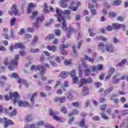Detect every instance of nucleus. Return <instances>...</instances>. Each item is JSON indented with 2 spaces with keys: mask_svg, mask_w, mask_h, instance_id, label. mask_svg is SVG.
Instances as JSON below:
<instances>
[{
  "mask_svg": "<svg viewBox=\"0 0 128 128\" xmlns=\"http://www.w3.org/2000/svg\"><path fill=\"white\" fill-rule=\"evenodd\" d=\"M56 16L58 18V21L59 22H62V28L64 30H66V20H64V14L68 16L70 14V10H65L64 12L62 11L60 9L56 8Z\"/></svg>",
  "mask_w": 128,
  "mask_h": 128,
  "instance_id": "f257e3e1",
  "label": "nucleus"
},
{
  "mask_svg": "<svg viewBox=\"0 0 128 128\" xmlns=\"http://www.w3.org/2000/svg\"><path fill=\"white\" fill-rule=\"evenodd\" d=\"M14 104H16V102H18L19 106H24V108H26L30 106V104H28V102L18 100V92L14 93Z\"/></svg>",
  "mask_w": 128,
  "mask_h": 128,
  "instance_id": "f03ea898",
  "label": "nucleus"
},
{
  "mask_svg": "<svg viewBox=\"0 0 128 128\" xmlns=\"http://www.w3.org/2000/svg\"><path fill=\"white\" fill-rule=\"evenodd\" d=\"M31 70H41L40 72V76H42L44 74V70H46V69L44 68V67L40 65H38L36 66L34 65H32L31 66Z\"/></svg>",
  "mask_w": 128,
  "mask_h": 128,
  "instance_id": "7ed1b4c3",
  "label": "nucleus"
},
{
  "mask_svg": "<svg viewBox=\"0 0 128 128\" xmlns=\"http://www.w3.org/2000/svg\"><path fill=\"white\" fill-rule=\"evenodd\" d=\"M18 60H20V55H16L15 56V60L11 62V64L8 66V69L10 70H14V66H14L16 68V66H18Z\"/></svg>",
  "mask_w": 128,
  "mask_h": 128,
  "instance_id": "20e7f679",
  "label": "nucleus"
},
{
  "mask_svg": "<svg viewBox=\"0 0 128 128\" xmlns=\"http://www.w3.org/2000/svg\"><path fill=\"white\" fill-rule=\"evenodd\" d=\"M92 78H82L78 83L79 88L82 86L83 84H92Z\"/></svg>",
  "mask_w": 128,
  "mask_h": 128,
  "instance_id": "39448f33",
  "label": "nucleus"
},
{
  "mask_svg": "<svg viewBox=\"0 0 128 128\" xmlns=\"http://www.w3.org/2000/svg\"><path fill=\"white\" fill-rule=\"evenodd\" d=\"M4 122V128H8L9 124H14V122L10 120H8V118H4L3 119L0 118V124H2Z\"/></svg>",
  "mask_w": 128,
  "mask_h": 128,
  "instance_id": "423d86ee",
  "label": "nucleus"
},
{
  "mask_svg": "<svg viewBox=\"0 0 128 128\" xmlns=\"http://www.w3.org/2000/svg\"><path fill=\"white\" fill-rule=\"evenodd\" d=\"M49 114L50 116H54V120H58V122H64V120H66L64 118H62L58 117L56 116V114H54V112H52V110H50Z\"/></svg>",
  "mask_w": 128,
  "mask_h": 128,
  "instance_id": "0eeeda50",
  "label": "nucleus"
},
{
  "mask_svg": "<svg viewBox=\"0 0 128 128\" xmlns=\"http://www.w3.org/2000/svg\"><path fill=\"white\" fill-rule=\"evenodd\" d=\"M11 10H10L8 12V14H11V15L18 14V9L16 8V4H14L12 6Z\"/></svg>",
  "mask_w": 128,
  "mask_h": 128,
  "instance_id": "6e6552de",
  "label": "nucleus"
},
{
  "mask_svg": "<svg viewBox=\"0 0 128 128\" xmlns=\"http://www.w3.org/2000/svg\"><path fill=\"white\" fill-rule=\"evenodd\" d=\"M44 20V16L36 18V22L34 23V26L36 28H38V22H42Z\"/></svg>",
  "mask_w": 128,
  "mask_h": 128,
  "instance_id": "1a4fd4ad",
  "label": "nucleus"
},
{
  "mask_svg": "<svg viewBox=\"0 0 128 128\" xmlns=\"http://www.w3.org/2000/svg\"><path fill=\"white\" fill-rule=\"evenodd\" d=\"M114 68H110L108 70V75L106 77L105 80H108L112 76V74H114Z\"/></svg>",
  "mask_w": 128,
  "mask_h": 128,
  "instance_id": "9d476101",
  "label": "nucleus"
},
{
  "mask_svg": "<svg viewBox=\"0 0 128 128\" xmlns=\"http://www.w3.org/2000/svg\"><path fill=\"white\" fill-rule=\"evenodd\" d=\"M70 0H61L60 2V5L61 8H68V4L66 2H68Z\"/></svg>",
  "mask_w": 128,
  "mask_h": 128,
  "instance_id": "9b49d317",
  "label": "nucleus"
},
{
  "mask_svg": "<svg viewBox=\"0 0 128 128\" xmlns=\"http://www.w3.org/2000/svg\"><path fill=\"white\" fill-rule=\"evenodd\" d=\"M105 46L107 52H114V46L112 44L106 45Z\"/></svg>",
  "mask_w": 128,
  "mask_h": 128,
  "instance_id": "f8f14e48",
  "label": "nucleus"
},
{
  "mask_svg": "<svg viewBox=\"0 0 128 128\" xmlns=\"http://www.w3.org/2000/svg\"><path fill=\"white\" fill-rule=\"evenodd\" d=\"M14 48H15L16 50L18 48L24 50V44H22V43H16L14 47Z\"/></svg>",
  "mask_w": 128,
  "mask_h": 128,
  "instance_id": "ddd939ff",
  "label": "nucleus"
},
{
  "mask_svg": "<svg viewBox=\"0 0 128 128\" xmlns=\"http://www.w3.org/2000/svg\"><path fill=\"white\" fill-rule=\"evenodd\" d=\"M76 2V1H72L71 3L70 4V6L68 7V8H70V10H72L74 12H76V10H78V7H72V6L74 4V3Z\"/></svg>",
  "mask_w": 128,
  "mask_h": 128,
  "instance_id": "4468645a",
  "label": "nucleus"
},
{
  "mask_svg": "<svg viewBox=\"0 0 128 128\" xmlns=\"http://www.w3.org/2000/svg\"><path fill=\"white\" fill-rule=\"evenodd\" d=\"M113 28H114L116 30H118V28H126V26L120 24H113Z\"/></svg>",
  "mask_w": 128,
  "mask_h": 128,
  "instance_id": "2eb2a0df",
  "label": "nucleus"
},
{
  "mask_svg": "<svg viewBox=\"0 0 128 128\" xmlns=\"http://www.w3.org/2000/svg\"><path fill=\"white\" fill-rule=\"evenodd\" d=\"M66 100V97L63 96L62 98H55V102H60L61 104H62V102H64V101Z\"/></svg>",
  "mask_w": 128,
  "mask_h": 128,
  "instance_id": "dca6fc26",
  "label": "nucleus"
},
{
  "mask_svg": "<svg viewBox=\"0 0 128 128\" xmlns=\"http://www.w3.org/2000/svg\"><path fill=\"white\" fill-rule=\"evenodd\" d=\"M18 84H24V86L26 87L28 86V84L26 80H22V78H20V79H18Z\"/></svg>",
  "mask_w": 128,
  "mask_h": 128,
  "instance_id": "f3484780",
  "label": "nucleus"
},
{
  "mask_svg": "<svg viewBox=\"0 0 128 128\" xmlns=\"http://www.w3.org/2000/svg\"><path fill=\"white\" fill-rule=\"evenodd\" d=\"M80 126L82 128H88V126L84 124V119H82L80 123Z\"/></svg>",
  "mask_w": 128,
  "mask_h": 128,
  "instance_id": "a211bd4d",
  "label": "nucleus"
},
{
  "mask_svg": "<svg viewBox=\"0 0 128 128\" xmlns=\"http://www.w3.org/2000/svg\"><path fill=\"white\" fill-rule=\"evenodd\" d=\"M46 48H48L49 50H51L52 52H56V47L55 46H47Z\"/></svg>",
  "mask_w": 128,
  "mask_h": 128,
  "instance_id": "6ab92c4d",
  "label": "nucleus"
},
{
  "mask_svg": "<svg viewBox=\"0 0 128 128\" xmlns=\"http://www.w3.org/2000/svg\"><path fill=\"white\" fill-rule=\"evenodd\" d=\"M118 76L114 75L112 78V82L113 84H118V82H120V79L117 78Z\"/></svg>",
  "mask_w": 128,
  "mask_h": 128,
  "instance_id": "aec40b11",
  "label": "nucleus"
},
{
  "mask_svg": "<svg viewBox=\"0 0 128 128\" xmlns=\"http://www.w3.org/2000/svg\"><path fill=\"white\" fill-rule=\"evenodd\" d=\"M84 60H88V62H94V58H90L86 55L84 56Z\"/></svg>",
  "mask_w": 128,
  "mask_h": 128,
  "instance_id": "412c9836",
  "label": "nucleus"
},
{
  "mask_svg": "<svg viewBox=\"0 0 128 128\" xmlns=\"http://www.w3.org/2000/svg\"><path fill=\"white\" fill-rule=\"evenodd\" d=\"M4 98L6 100H8L10 98H11V100H14V94H12L10 93V96H8V95H5Z\"/></svg>",
  "mask_w": 128,
  "mask_h": 128,
  "instance_id": "4be33fe9",
  "label": "nucleus"
},
{
  "mask_svg": "<svg viewBox=\"0 0 128 128\" xmlns=\"http://www.w3.org/2000/svg\"><path fill=\"white\" fill-rule=\"evenodd\" d=\"M60 76L62 78H66L68 76V72H66L62 71L60 74Z\"/></svg>",
  "mask_w": 128,
  "mask_h": 128,
  "instance_id": "5701e85b",
  "label": "nucleus"
},
{
  "mask_svg": "<svg viewBox=\"0 0 128 128\" xmlns=\"http://www.w3.org/2000/svg\"><path fill=\"white\" fill-rule=\"evenodd\" d=\"M35 6L32 3L29 4V7L27 8V12L28 14H30V12H32L31 8H34Z\"/></svg>",
  "mask_w": 128,
  "mask_h": 128,
  "instance_id": "b1692460",
  "label": "nucleus"
},
{
  "mask_svg": "<svg viewBox=\"0 0 128 128\" xmlns=\"http://www.w3.org/2000/svg\"><path fill=\"white\" fill-rule=\"evenodd\" d=\"M108 14H109V18H116V14L115 12H110Z\"/></svg>",
  "mask_w": 128,
  "mask_h": 128,
  "instance_id": "393cba45",
  "label": "nucleus"
},
{
  "mask_svg": "<svg viewBox=\"0 0 128 128\" xmlns=\"http://www.w3.org/2000/svg\"><path fill=\"white\" fill-rule=\"evenodd\" d=\"M72 32H76V30L72 28H70L69 30L68 31V34H67V37L68 38H70V34H72Z\"/></svg>",
  "mask_w": 128,
  "mask_h": 128,
  "instance_id": "a878e982",
  "label": "nucleus"
},
{
  "mask_svg": "<svg viewBox=\"0 0 128 128\" xmlns=\"http://www.w3.org/2000/svg\"><path fill=\"white\" fill-rule=\"evenodd\" d=\"M100 116L101 118H102L103 120H108V116H106L104 113H102Z\"/></svg>",
  "mask_w": 128,
  "mask_h": 128,
  "instance_id": "bb28decb",
  "label": "nucleus"
},
{
  "mask_svg": "<svg viewBox=\"0 0 128 128\" xmlns=\"http://www.w3.org/2000/svg\"><path fill=\"white\" fill-rule=\"evenodd\" d=\"M104 43H99L98 50H104Z\"/></svg>",
  "mask_w": 128,
  "mask_h": 128,
  "instance_id": "cd10ccee",
  "label": "nucleus"
},
{
  "mask_svg": "<svg viewBox=\"0 0 128 128\" xmlns=\"http://www.w3.org/2000/svg\"><path fill=\"white\" fill-rule=\"evenodd\" d=\"M38 96V93L35 92L30 97V100L32 104H34V96Z\"/></svg>",
  "mask_w": 128,
  "mask_h": 128,
  "instance_id": "c85d7f7f",
  "label": "nucleus"
},
{
  "mask_svg": "<svg viewBox=\"0 0 128 128\" xmlns=\"http://www.w3.org/2000/svg\"><path fill=\"white\" fill-rule=\"evenodd\" d=\"M78 74L79 78L82 77V68H80V66H79Z\"/></svg>",
  "mask_w": 128,
  "mask_h": 128,
  "instance_id": "c756f323",
  "label": "nucleus"
},
{
  "mask_svg": "<svg viewBox=\"0 0 128 128\" xmlns=\"http://www.w3.org/2000/svg\"><path fill=\"white\" fill-rule=\"evenodd\" d=\"M38 11H35L33 12L32 16H30L31 20H34V18H36V16H38Z\"/></svg>",
  "mask_w": 128,
  "mask_h": 128,
  "instance_id": "7c9ffc66",
  "label": "nucleus"
},
{
  "mask_svg": "<svg viewBox=\"0 0 128 128\" xmlns=\"http://www.w3.org/2000/svg\"><path fill=\"white\" fill-rule=\"evenodd\" d=\"M122 4V0H116L113 4L114 6H120Z\"/></svg>",
  "mask_w": 128,
  "mask_h": 128,
  "instance_id": "2f4dec72",
  "label": "nucleus"
},
{
  "mask_svg": "<svg viewBox=\"0 0 128 128\" xmlns=\"http://www.w3.org/2000/svg\"><path fill=\"white\" fill-rule=\"evenodd\" d=\"M44 10L46 12V14H48L50 12V10H48V5H46V4H44Z\"/></svg>",
  "mask_w": 128,
  "mask_h": 128,
  "instance_id": "473e14b6",
  "label": "nucleus"
},
{
  "mask_svg": "<svg viewBox=\"0 0 128 128\" xmlns=\"http://www.w3.org/2000/svg\"><path fill=\"white\" fill-rule=\"evenodd\" d=\"M54 38V36L52 34H48L46 38V40H52V38Z\"/></svg>",
  "mask_w": 128,
  "mask_h": 128,
  "instance_id": "72a5a7b5",
  "label": "nucleus"
},
{
  "mask_svg": "<svg viewBox=\"0 0 128 128\" xmlns=\"http://www.w3.org/2000/svg\"><path fill=\"white\" fill-rule=\"evenodd\" d=\"M40 52V49L38 48H31L30 50V52L33 54H34V52Z\"/></svg>",
  "mask_w": 128,
  "mask_h": 128,
  "instance_id": "f704fd0d",
  "label": "nucleus"
},
{
  "mask_svg": "<svg viewBox=\"0 0 128 128\" xmlns=\"http://www.w3.org/2000/svg\"><path fill=\"white\" fill-rule=\"evenodd\" d=\"M126 62V60H123L122 61L118 64V66H124Z\"/></svg>",
  "mask_w": 128,
  "mask_h": 128,
  "instance_id": "c9c22d12",
  "label": "nucleus"
},
{
  "mask_svg": "<svg viewBox=\"0 0 128 128\" xmlns=\"http://www.w3.org/2000/svg\"><path fill=\"white\" fill-rule=\"evenodd\" d=\"M88 88L87 87H84L83 88L84 94H88Z\"/></svg>",
  "mask_w": 128,
  "mask_h": 128,
  "instance_id": "e433bc0d",
  "label": "nucleus"
},
{
  "mask_svg": "<svg viewBox=\"0 0 128 128\" xmlns=\"http://www.w3.org/2000/svg\"><path fill=\"white\" fill-rule=\"evenodd\" d=\"M38 37L36 36H34V40H33L32 42L31 43V46L34 45V44H36V42H38Z\"/></svg>",
  "mask_w": 128,
  "mask_h": 128,
  "instance_id": "4c0bfd02",
  "label": "nucleus"
},
{
  "mask_svg": "<svg viewBox=\"0 0 128 128\" xmlns=\"http://www.w3.org/2000/svg\"><path fill=\"white\" fill-rule=\"evenodd\" d=\"M70 74L72 76V78L74 77V76H76V70H72L70 72Z\"/></svg>",
  "mask_w": 128,
  "mask_h": 128,
  "instance_id": "58836bf2",
  "label": "nucleus"
},
{
  "mask_svg": "<svg viewBox=\"0 0 128 128\" xmlns=\"http://www.w3.org/2000/svg\"><path fill=\"white\" fill-rule=\"evenodd\" d=\"M104 68V66L102 64H99L96 66L97 70H102Z\"/></svg>",
  "mask_w": 128,
  "mask_h": 128,
  "instance_id": "ea45409f",
  "label": "nucleus"
},
{
  "mask_svg": "<svg viewBox=\"0 0 128 128\" xmlns=\"http://www.w3.org/2000/svg\"><path fill=\"white\" fill-rule=\"evenodd\" d=\"M72 80L73 84H78V77L76 76L72 77Z\"/></svg>",
  "mask_w": 128,
  "mask_h": 128,
  "instance_id": "a19ab883",
  "label": "nucleus"
},
{
  "mask_svg": "<svg viewBox=\"0 0 128 128\" xmlns=\"http://www.w3.org/2000/svg\"><path fill=\"white\" fill-rule=\"evenodd\" d=\"M64 64H66V66H70V64H72V61L70 60H65L64 62Z\"/></svg>",
  "mask_w": 128,
  "mask_h": 128,
  "instance_id": "79ce46f5",
  "label": "nucleus"
},
{
  "mask_svg": "<svg viewBox=\"0 0 128 128\" xmlns=\"http://www.w3.org/2000/svg\"><path fill=\"white\" fill-rule=\"evenodd\" d=\"M92 29H89L88 32L90 36H96V34L92 33Z\"/></svg>",
  "mask_w": 128,
  "mask_h": 128,
  "instance_id": "37998d69",
  "label": "nucleus"
},
{
  "mask_svg": "<svg viewBox=\"0 0 128 128\" xmlns=\"http://www.w3.org/2000/svg\"><path fill=\"white\" fill-rule=\"evenodd\" d=\"M106 104H103L100 106V110L104 112V110H106Z\"/></svg>",
  "mask_w": 128,
  "mask_h": 128,
  "instance_id": "c03bdc74",
  "label": "nucleus"
},
{
  "mask_svg": "<svg viewBox=\"0 0 128 128\" xmlns=\"http://www.w3.org/2000/svg\"><path fill=\"white\" fill-rule=\"evenodd\" d=\"M99 40H102L103 42H106L108 40V38H106V37H104L103 36H100L99 38Z\"/></svg>",
  "mask_w": 128,
  "mask_h": 128,
  "instance_id": "a18cd8bd",
  "label": "nucleus"
},
{
  "mask_svg": "<svg viewBox=\"0 0 128 128\" xmlns=\"http://www.w3.org/2000/svg\"><path fill=\"white\" fill-rule=\"evenodd\" d=\"M112 90H113L112 87H110V88H108V89H106L104 90V92L106 94L108 92H112Z\"/></svg>",
  "mask_w": 128,
  "mask_h": 128,
  "instance_id": "49530a36",
  "label": "nucleus"
},
{
  "mask_svg": "<svg viewBox=\"0 0 128 128\" xmlns=\"http://www.w3.org/2000/svg\"><path fill=\"white\" fill-rule=\"evenodd\" d=\"M26 122H31V120H32V118L30 116H28L25 120Z\"/></svg>",
  "mask_w": 128,
  "mask_h": 128,
  "instance_id": "de8ad7c7",
  "label": "nucleus"
},
{
  "mask_svg": "<svg viewBox=\"0 0 128 128\" xmlns=\"http://www.w3.org/2000/svg\"><path fill=\"white\" fill-rule=\"evenodd\" d=\"M68 98L70 100H72V98H74V96H72V93H69L68 96Z\"/></svg>",
  "mask_w": 128,
  "mask_h": 128,
  "instance_id": "09e8293b",
  "label": "nucleus"
},
{
  "mask_svg": "<svg viewBox=\"0 0 128 128\" xmlns=\"http://www.w3.org/2000/svg\"><path fill=\"white\" fill-rule=\"evenodd\" d=\"M78 114V111L76 110H74L72 112L70 113L69 114V116H72L73 114Z\"/></svg>",
  "mask_w": 128,
  "mask_h": 128,
  "instance_id": "8fccbe9b",
  "label": "nucleus"
},
{
  "mask_svg": "<svg viewBox=\"0 0 128 128\" xmlns=\"http://www.w3.org/2000/svg\"><path fill=\"white\" fill-rule=\"evenodd\" d=\"M54 33H55V34L57 36H60V30H55Z\"/></svg>",
  "mask_w": 128,
  "mask_h": 128,
  "instance_id": "3c124183",
  "label": "nucleus"
},
{
  "mask_svg": "<svg viewBox=\"0 0 128 128\" xmlns=\"http://www.w3.org/2000/svg\"><path fill=\"white\" fill-rule=\"evenodd\" d=\"M84 72L86 76H90V69H87L84 70Z\"/></svg>",
  "mask_w": 128,
  "mask_h": 128,
  "instance_id": "603ef678",
  "label": "nucleus"
},
{
  "mask_svg": "<svg viewBox=\"0 0 128 128\" xmlns=\"http://www.w3.org/2000/svg\"><path fill=\"white\" fill-rule=\"evenodd\" d=\"M11 78H18V75L16 73H13L10 76Z\"/></svg>",
  "mask_w": 128,
  "mask_h": 128,
  "instance_id": "864d4df0",
  "label": "nucleus"
},
{
  "mask_svg": "<svg viewBox=\"0 0 128 128\" xmlns=\"http://www.w3.org/2000/svg\"><path fill=\"white\" fill-rule=\"evenodd\" d=\"M90 12L92 16H96V9H92Z\"/></svg>",
  "mask_w": 128,
  "mask_h": 128,
  "instance_id": "5fc2aeb1",
  "label": "nucleus"
},
{
  "mask_svg": "<svg viewBox=\"0 0 128 128\" xmlns=\"http://www.w3.org/2000/svg\"><path fill=\"white\" fill-rule=\"evenodd\" d=\"M14 22H16L15 18H12L10 20V24H11V26L14 25Z\"/></svg>",
  "mask_w": 128,
  "mask_h": 128,
  "instance_id": "6e6d98bb",
  "label": "nucleus"
},
{
  "mask_svg": "<svg viewBox=\"0 0 128 128\" xmlns=\"http://www.w3.org/2000/svg\"><path fill=\"white\" fill-rule=\"evenodd\" d=\"M60 110L63 114H66V107H62Z\"/></svg>",
  "mask_w": 128,
  "mask_h": 128,
  "instance_id": "4d7b16f0",
  "label": "nucleus"
},
{
  "mask_svg": "<svg viewBox=\"0 0 128 128\" xmlns=\"http://www.w3.org/2000/svg\"><path fill=\"white\" fill-rule=\"evenodd\" d=\"M93 120H100V118L98 116H96L92 118Z\"/></svg>",
  "mask_w": 128,
  "mask_h": 128,
  "instance_id": "13d9d810",
  "label": "nucleus"
},
{
  "mask_svg": "<svg viewBox=\"0 0 128 128\" xmlns=\"http://www.w3.org/2000/svg\"><path fill=\"white\" fill-rule=\"evenodd\" d=\"M90 70L94 72H96V70H97L96 68V66H92L90 67Z\"/></svg>",
  "mask_w": 128,
  "mask_h": 128,
  "instance_id": "bf43d9fd",
  "label": "nucleus"
},
{
  "mask_svg": "<svg viewBox=\"0 0 128 128\" xmlns=\"http://www.w3.org/2000/svg\"><path fill=\"white\" fill-rule=\"evenodd\" d=\"M60 48H68V44H62L60 46Z\"/></svg>",
  "mask_w": 128,
  "mask_h": 128,
  "instance_id": "052dcab7",
  "label": "nucleus"
},
{
  "mask_svg": "<svg viewBox=\"0 0 128 128\" xmlns=\"http://www.w3.org/2000/svg\"><path fill=\"white\" fill-rule=\"evenodd\" d=\"M72 106H75V108H78V102H72Z\"/></svg>",
  "mask_w": 128,
  "mask_h": 128,
  "instance_id": "680f3d73",
  "label": "nucleus"
},
{
  "mask_svg": "<svg viewBox=\"0 0 128 128\" xmlns=\"http://www.w3.org/2000/svg\"><path fill=\"white\" fill-rule=\"evenodd\" d=\"M16 110H13L12 112L10 114V116H16Z\"/></svg>",
  "mask_w": 128,
  "mask_h": 128,
  "instance_id": "e2e57ef3",
  "label": "nucleus"
},
{
  "mask_svg": "<svg viewBox=\"0 0 128 128\" xmlns=\"http://www.w3.org/2000/svg\"><path fill=\"white\" fill-rule=\"evenodd\" d=\"M24 34V28H22L18 32V34Z\"/></svg>",
  "mask_w": 128,
  "mask_h": 128,
  "instance_id": "0e129e2a",
  "label": "nucleus"
},
{
  "mask_svg": "<svg viewBox=\"0 0 128 128\" xmlns=\"http://www.w3.org/2000/svg\"><path fill=\"white\" fill-rule=\"evenodd\" d=\"M62 92H64V90H62L60 89H58L56 92V94H62Z\"/></svg>",
  "mask_w": 128,
  "mask_h": 128,
  "instance_id": "69168bd1",
  "label": "nucleus"
},
{
  "mask_svg": "<svg viewBox=\"0 0 128 128\" xmlns=\"http://www.w3.org/2000/svg\"><path fill=\"white\" fill-rule=\"evenodd\" d=\"M95 86H96V88H100V86H102V84H100V82L96 83Z\"/></svg>",
  "mask_w": 128,
  "mask_h": 128,
  "instance_id": "338daca9",
  "label": "nucleus"
},
{
  "mask_svg": "<svg viewBox=\"0 0 128 128\" xmlns=\"http://www.w3.org/2000/svg\"><path fill=\"white\" fill-rule=\"evenodd\" d=\"M104 76V74H102L99 76V79L102 80H103Z\"/></svg>",
  "mask_w": 128,
  "mask_h": 128,
  "instance_id": "774afa93",
  "label": "nucleus"
}]
</instances>
